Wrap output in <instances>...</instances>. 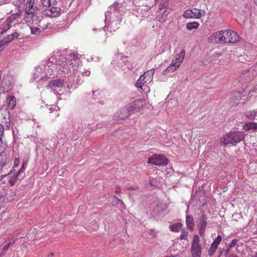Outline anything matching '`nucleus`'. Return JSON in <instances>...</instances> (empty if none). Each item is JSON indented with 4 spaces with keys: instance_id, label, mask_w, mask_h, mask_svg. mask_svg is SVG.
<instances>
[{
    "instance_id": "obj_1",
    "label": "nucleus",
    "mask_w": 257,
    "mask_h": 257,
    "mask_svg": "<svg viewBox=\"0 0 257 257\" xmlns=\"http://www.w3.org/2000/svg\"><path fill=\"white\" fill-rule=\"evenodd\" d=\"M78 54L68 49L59 50L54 52L53 55L43 62V66H48V73L53 78L58 74L66 76L71 75L78 67Z\"/></svg>"
},
{
    "instance_id": "obj_2",
    "label": "nucleus",
    "mask_w": 257,
    "mask_h": 257,
    "mask_svg": "<svg viewBox=\"0 0 257 257\" xmlns=\"http://www.w3.org/2000/svg\"><path fill=\"white\" fill-rule=\"evenodd\" d=\"M245 134L242 131L230 132L220 138V144L227 145H235L238 143L242 141L244 138Z\"/></svg>"
},
{
    "instance_id": "obj_3",
    "label": "nucleus",
    "mask_w": 257,
    "mask_h": 257,
    "mask_svg": "<svg viewBox=\"0 0 257 257\" xmlns=\"http://www.w3.org/2000/svg\"><path fill=\"white\" fill-rule=\"evenodd\" d=\"M186 52L182 50L180 52L175 56V59L173 60L167 68L163 72V75H167L169 73L173 72L180 66L185 57Z\"/></svg>"
},
{
    "instance_id": "obj_4",
    "label": "nucleus",
    "mask_w": 257,
    "mask_h": 257,
    "mask_svg": "<svg viewBox=\"0 0 257 257\" xmlns=\"http://www.w3.org/2000/svg\"><path fill=\"white\" fill-rule=\"evenodd\" d=\"M122 4H120V6H118V4L117 1H115L112 5H111L109 7V10H108L105 14V20L104 22L105 24V26L103 28V30L105 31L106 25H110V21L111 15L113 14L114 16L116 17H118V15L116 14L117 12H119L120 9L121 8Z\"/></svg>"
},
{
    "instance_id": "obj_5",
    "label": "nucleus",
    "mask_w": 257,
    "mask_h": 257,
    "mask_svg": "<svg viewBox=\"0 0 257 257\" xmlns=\"http://www.w3.org/2000/svg\"><path fill=\"white\" fill-rule=\"evenodd\" d=\"M41 13V11L40 10L37 9L35 13H34L29 16H26L24 17V20L28 25H38L41 28L44 29L50 28V24H47L45 27H43L39 25V23L41 22V19L39 15Z\"/></svg>"
},
{
    "instance_id": "obj_6",
    "label": "nucleus",
    "mask_w": 257,
    "mask_h": 257,
    "mask_svg": "<svg viewBox=\"0 0 257 257\" xmlns=\"http://www.w3.org/2000/svg\"><path fill=\"white\" fill-rule=\"evenodd\" d=\"M169 160L164 155L155 154L148 159V163L158 166H165L168 164Z\"/></svg>"
},
{
    "instance_id": "obj_7",
    "label": "nucleus",
    "mask_w": 257,
    "mask_h": 257,
    "mask_svg": "<svg viewBox=\"0 0 257 257\" xmlns=\"http://www.w3.org/2000/svg\"><path fill=\"white\" fill-rule=\"evenodd\" d=\"M202 247L200 244V238L197 234H195L191 243V253L192 257H201Z\"/></svg>"
},
{
    "instance_id": "obj_8",
    "label": "nucleus",
    "mask_w": 257,
    "mask_h": 257,
    "mask_svg": "<svg viewBox=\"0 0 257 257\" xmlns=\"http://www.w3.org/2000/svg\"><path fill=\"white\" fill-rule=\"evenodd\" d=\"M207 223L208 218L207 215L204 212H202L196 220L197 227L200 235L203 236L204 235L207 225Z\"/></svg>"
},
{
    "instance_id": "obj_9",
    "label": "nucleus",
    "mask_w": 257,
    "mask_h": 257,
    "mask_svg": "<svg viewBox=\"0 0 257 257\" xmlns=\"http://www.w3.org/2000/svg\"><path fill=\"white\" fill-rule=\"evenodd\" d=\"M64 82L63 79H56L51 81L47 85V87L51 89L55 94H60L59 91L63 86Z\"/></svg>"
},
{
    "instance_id": "obj_10",
    "label": "nucleus",
    "mask_w": 257,
    "mask_h": 257,
    "mask_svg": "<svg viewBox=\"0 0 257 257\" xmlns=\"http://www.w3.org/2000/svg\"><path fill=\"white\" fill-rule=\"evenodd\" d=\"M224 32L218 31L212 34L208 38V41L211 43L222 44L224 41Z\"/></svg>"
},
{
    "instance_id": "obj_11",
    "label": "nucleus",
    "mask_w": 257,
    "mask_h": 257,
    "mask_svg": "<svg viewBox=\"0 0 257 257\" xmlns=\"http://www.w3.org/2000/svg\"><path fill=\"white\" fill-rule=\"evenodd\" d=\"M12 77L10 75H7L3 77L0 89L2 93H6L12 88Z\"/></svg>"
},
{
    "instance_id": "obj_12",
    "label": "nucleus",
    "mask_w": 257,
    "mask_h": 257,
    "mask_svg": "<svg viewBox=\"0 0 257 257\" xmlns=\"http://www.w3.org/2000/svg\"><path fill=\"white\" fill-rule=\"evenodd\" d=\"M132 112L127 106L122 108L118 111L116 112L113 116L114 120L124 119L127 117Z\"/></svg>"
},
{
    "instance_id": "obj_13",
    "label": "nucleus",
    "mask_w": 257,
    "mask_h": 257,
    "mask_svg": "<svg viewBox=\"0 0 257 257\" xmlns=\"http://www.w3.org/2000/svg\"><path fill=\"white\" fill-rule=\"evenodd\" d=\"M2 116L3 119H2V123L4 124L5 128L6 130H9L10 128V113L9 110L7 108L2 109Z\"/></svg>"
},
{
    "instance_id": "obj_14",
    "label": "nucleus",
    "mask_w": 257,
    "mask_h": 257,
    "mask_svg": "<svg viewBox=\"0 0 257 257\" xmlns=\"http://www.w3.org/2000/svg\"><path fill=\"white\" fill-rule=\"evenodd\" d=\"M201 16V10L196 8H194L191 10H186L183 14V17L186 19H199Z\"/></svg>"
},
{
    "instance_id": "obj_15",
    "label": "nucleus",
    "mask_w": 257,
    "mask_h": 257,
    "mask_svg": "<svg viewBox=\"0 0 257 257\" xmlns=\"http://www.w3.org/2000/svg\"><path fill=\"white\" fill-rule=\"evenodd\" d=\"M61 12V9L59 7H52L50 9L43 11L42 13L44 16H47L51 17L57 16Z\"/></svg>"
},
{
    "instance_id": "obj_16",
    "label": "nucleus",
    "mask_w": 257,
    "mask_h": 257,
    "mask_svg": "<svg viewBox=\"0 0 257 257\" xmlns=\"http://www.w3.org/2000/svg\"><path fill=\"white\" fill-rule=\"evenodd\" d=\"M7 101L9 108L13 109L16 105V98L12 92H9L7 94Z\"/></svg>"
},
{
    "instance_id": "obj_17",
    "label": "nucleus",
    "mask_w": 257,
    "mask_h": 257,
    "mask_svg": "<svg viewBox=\"0 0 257 257\" xmlns=\"http://www.w3.org/2000/svg\"><path fill=\"white\" fill-rule=\"evenodd\" d=\"M253 79V77L249 73L247 69L244 71L239 77V81L242 83L249 82Z\"/></svg>"
},
{
    "instance_id": "obj_18",
    "label": "nucleus",
    "mask_w": 257,
    "mask_h": 257,
    "mask_svg": "<svg viewBox=\"0 0 257 257\" xmlns=\"http://www.w3.org/2000/svg\"><path fill=\"white\" fill-rule=\"evenodd\" d=\"M126 106L130 109L132 113H133L135 110L139 109L142 107V101L141 100H135L131 103L130 105Z\"/></svg>"
},
{
    "instance_id": "obj_19",
    "label": "nucleus",
    "mask_w": 257,
    "mask_h": 257,
    "mask_svg": "<svg viewBox=\"0 0 257 257\" xmlns=\"http://www.w3.org/2000/svg\"><path fill=\"white\" fill-rule=\"evenodd\" d=\"M11 28V24L7 20L0 24V35L6 33Z\"/></svg>"
},
{
    "instance_id": "obj_20",
    "label": "nucleus",
    "mask_w": 257,
    "mask_h": 257,
    "mask_svg": "<svg viewBox=\"0 0 257 257\" xmlns=\"http://www.w3.org/2000/svg\"><path fill=\"white\" fill-rule=\"evenodd\" d=\"M243 129L245 131H256L257 130V122L253 121L245 123L243 125Z\"/></svg>"
},
{
    "instance_id": "obj_21",
    "label": "nucleus",
    "mask_w": 257,
    "mask_h": 257,
    "mask_svg": "<svg viewBox=\"0 0 257 257\" xmlns=\"http://www.w3.org/2000/svg\"><path fill=\"white\" fill-rule=\"evenodd\" d=\"M228 35L230 36L229 40H228V41H230V43H236L239 41V36L235 32L228 30Z\"/></svg>"
},
{
    "instance_id": "obj_22",
    "label": "nucleus",
    "mask_w": 257,
    "mask_h": 257,
    "mask_svg": "<svg viewBox=\"0 0 257 257\" xmlns=\"http://www.w3.org/2000/svg\"><path fill=\"white\" fill-rule=\"evenodd\" d=\"M186 223L188 228L191 231L193 230L194 226V219L192 215H187L186 217Z\"/></svg>"
},
{
    "instance_id": "obj_23",
    "label": "nucleus",
    "mask_w": 257,
    "mask_h": 257,
    "mask_svg": "<svg viewBox=\"0 0 257 257\" xmlns=\"http://www.w3.org/2000/svg\"><path fill=\"white\" fill-rule=\"evenodd\" d=\"M148 72H145L143 75H141L136 83V86L138 88H141L144 84L147 81L146 80V75Z\"/></svg>"
},
{
    "instance_id": "obj_24",
    "label": "nucleus",
    "mask_w": 257,
    "mask_h": 257,
    "mask_svg": "<svg viewBox=\"0 0 257 257\" xmlns=\"http://www.w3.org/2000/svg\"><path fill=\"white\" fill-rule=\"evenodd\" d=\"M42 67L38 66L35 68V71L33 73L32 80L34 81L41 76Z\"/></svg>"
},
{
    "instance_id": "obj_25",
    "label": "nucleus",
    "mask_w": 257,
    "mask_h": 257,
    "mask_svg": "<svg viewBox=\"0 0 257 257\" xmlns=\"http://www.w3.org/2000/svg\"><path fill=\"white\" fill-rule=\"evenodd\" d=\"M244 115L251 120L254 119L257 116V109L247 111L244 113Z\"/></svg>"
},
{
    "instance_id": "obj_26",
    "label": "nucleus",
    "mask_w": 257,
    "mask_h": 257,
    "mask_svg": "<svg viewBox=\"0 0 257 257\" xmlns=\"http://www.w3.org/2000/svg\"><path fill=\"white\" fill-rule=\"evenodd\" d=\"M182 224L181 223H176L170 226L171 231L174 232H179L182 228Z\"/></svg>"
},
{
    "instance_id": "obj_27",
    "label": "nucleus",
    "mask_w": 257,
    "mask_h": 257,
    "mask_svg": "<svg viewBox=\"0 0 257 257\" xmlns=\"http://www.w3.org/2000/svg\"><path fill=\"white\" fill-rule=\"evenodd\" d=\"M199 23L196 22H193L188 23L186 24V28L189 30H192L193 29H196L199 27Z\"/></svg>"
},
{
    "instance_id": "obj_28",
    "label": "nucleus",
    "mask_w": 257,
    "mask_h": 257,
    "mask_svg": "<svg viewBox=\"0 0 257 257\" xmlns=\"http://www.w3.org/2000/svg\"><path fill=\"white\" fill-rule=\"evenodd\" d=\"M84 124V123L82 120L78 119L74 122V127L75 129L79 130L83 127Z\"/></svg>"
},
{
    "instance_id": "obj_29",
    "label": "nucleus",
    "mask_w": 257,
    "mask_h": 257,
    "mask_svg": "<svg viewBox=\"0 0 257 257\" xmlns=\"http://www.w3.org/2000/svg\"><path fill=\"white\" fill-rule=\"evenodd\" d=\"M218 245L214 244L212 243L210 248L208 249V255L212 256L214 255V253L216 251Z\"/></svg>"
},
{
    "instance_id": "obj_30",
    "label": "nucleus",
    "mask_w": 257,
    "mask_h": 257,
    "mask_svg": "<svg viewBox=\"0 0 257 257\" xmlns=\"http://www.w3.org/2000/svg\"><path fill=\"white\" fill-rule=\"evenodd\" d=\"M20 13H16L11 15L7 19V21H10V23L12 24L13 22L17 19H18L20 16Z\"/></svg>"
},
{
    "instance_id": "obj_31",
    "label": "nucleus",
    "mask_w": 257,
    "mask_h": 257,
    "mask_svg": "<svg viewBox=\"0 0 257 257\" xmlns=\"http://www.w3.org/2000/svg\"><path fill=\"white\" fill-rule=\"evenodd\" d=\"M188 232L186 230L183 229L182 230L181 234L178 237V239L180 240L184 239L187 240H188Z\"/></svg>"
},
{
    "instance_id": "obj_32",
    "label": "nucleus",
    "mask_w": 257,
    "mask_h": 257,
    "mask_svg": "<svg viewBox=\"0 0 257 257\" xmlns=\"http://www.w3.org/2000/svg\"><path fill=\"white\" fill-rule=\"evenodd\" d=\"M247 70L253 78L254 76L257 75V66H252L247 69Z\"/></svg>"
},
{
    "instance_id": "obj_33",
    "label": "nucleus",
    "mask_w": 257,
    "mask_h": 257,
    "mask_svg": "<svg viewBox=\"0 0 257 257\" xmlns=\"http://www.w3.org/2000/svg\"><path fill=\"white\" fill-rule=\"evenodd\" d=\"M6 160L5 155L3 153H0V170H1L5 165Z\"/></svg>"
},
{
    "instance_id": "obj_34",
    "label": "nucleus",
    "mask_w": 257,
    "mask_h": 257,
    "mask_svg": "<svg viewBox=\"0 0 257 257\" xmlns=\"http://www.w3.org/2000/svg\"><path fill=\"white\" fill-rule=\"evenodd\" d=\"M33 8V5H31V2L30 3L29 6L25 8V12L27 14V16L32 15L36 11H33L32 9Z\"/></svg>"
},
{
    "instance_id": "obj_35",
    "label": "nucleus",
    "mask_w": 257,
    "mask_h": 257,
    "mask_svg": "<svg viewBox=\"0 0 257 257\" xmlns=\"http://www.w3.org/2000/svg\"><path fill=\"white\" fill-rule=\"evenodd\" d=\"M170 13V10L166 9L161 15V19L162 21L165 22L167 21V17Z\"/></svg>"
},
{
    "instance_id": "obj_36",
    "label": "nucleus",
    "mask_w": 257,
    "mask_h": 257,
    "mask_svg": "<svg viewBox=\"0 0 257 257\" xmlns=\"http://www.w3.org/2000/svg\"><path fill=\"white\" fill-rule=\"evenodd\" d=\"M168 0H162L161 4L159 5V9L162 10L163 9L166 8L168 6Z\"/></svg>"
},
{
    "instance_id": "obj_37",
    "label": "nucleus",
    "mask_w": 257,
    "mask_h": 257,
    "mask_svg": "<svg viewBox=\"0 0 257 257\" xmlns=\"http://www.w3.org/2000/svg\"><path fill=\"white\" fill-rule=\"evenodd\" d=\"M30 28H31L32 34H34V35H37V34H39L40 32H41V31H42L41 29H40L39 28L31 27ZM42 29H43L42 28Z\"/></svg>"
},
{
    "instance_id": "obj_38",
    "label": "nucleus",
    "mask_w": 257,
    "mask_h": 257,
    "mask_svg": "<svg viewBox=\"0 0 257 257\" xmlns=\"http://www.w3.org/2000/svg\"><path fill=\"white\" fill-rule=\"evenodd\" d=\"M18 176L17 175H16V176H15L14 177H13V178H11L9 180V183L11 186H13L15 185L16 181L18 179Z\"/></svg>"
},
{
    "instance_id": "obj_39",
    "label": "nucleus",
    "mask_w": 257,
    "mask_h": 257,
    "mask_svg": "<svg viewBox=\"0 0 257 257\" xmlns=\"http://www.w3.org/2000/svg\"><path fill=\"white\" fill-rule=\"evenodd\" d=\"M238 241V240L237 239L235 238V239H232V241H230V243L228 244V247H229V248L234 247L235 245H237Z\"/></svg>"
},
{
    "instance_id": "obj_40",
    "label": "nucleus",
    "mask_w": 257,
    "mask_h": 257,
    "mask_svg": "<svg viewBox=\"0 0 257 257\" xmlns=\"http://www.w3.org/2000/svg\"><path fill=\"white\" fill-rule=\"evenodd\" d=\"M100 91L99 90H92V94L93 99H96L99 98Z\"/></svg>"
},
{
    "instance_id": "obj_41",
    "label": "nucleus",
    "mask_w": 257,
    "mask_h": 257,
    "mask_svg": "<svg viewBox=\"0 0 257 257\" xmlns=\"http://www.w3.org/2000/svg\"><path fill=\"white\" fill-rule=\"evenodd\" d=\"M222 237L220 235H218L215 238L212 243L218 245L221 241Z\"/></svg>"
},
{
    "instance_id": "obj_42",
    "label": "nucleus",
    "mask_w": 257,
    "mask_h": 257,
    "mask_svg": "<svg viewBox=\"0 0 257 257\" xmlns=\"http://www.w3.org/2000/svg\"><path fill=\"white\" fill-rule=\"evenodd\" d=\"M4 126L0 123V144H2V137L4 136Z\"/></svg>"
},
{
    "instance_id": "obj_43",
    "label": "nucleus",
    "mask_w": 257,
    "mask_h": 257,
    "mask_svg": "<svg viewBox=\"0 0 257 257\" xmlns=\"http://www.w3.org/2000/svg\"><path fill=\"white\" fill-rule=\"evenodd\" d=\"M8 44H7L6 41L4 40H2L0 41V51H2L4 49L8 46Z\"/></svg>"
},
{
    "instance_id": "obj_44",
    "label": "nucleus",
    "mask_w": 257,
    "mask_h": 257,
    "mask_svg": "<svg viewBox=\"0 0 257 257\" xmlns=\"http://www.w3.org/2000/svg\"><path fill=\"white\" fill-rule=\"evenodd\" d=\"M3 40H4L5 41H6V42H7V44H9V43L10 42H11V41L13 40V37H12V36L11 34H10V35H8V36H6V37H5L3 38Z\"/></svg>"
},
{
    "instance_id": "obj_45",
    "label": "nucleus",
    "mask_w": 257,
    "mask_h": 257,
    "mask_svg": "<svg viewBox=\"0 0 257 257\" xmlns=\"http://www.w3.org/2000/svg\"><path fill=\"white\" fill-rule=\"evenodd\" d=\"M3 40H4L5 41H6V42H7V44H9V43L10 42H11V41L13 40V37H12V36L11 34H10V35H8V36H6V37H5L3 38Z\"/></svg>"
},
{
    "instance_id": "obj_46",
    "label": "nucleus",
    "mask_w": 257,
    "mask_h": 257,
    "mask_svg": "<svg viewBox=\"0 0 257 257\" xmlns=\"http://www.w3.org/2000/svg\"><path fill=\"white\" fill-rule=\"evenodd\" d=\"M229 35H228V31L224 32V41L223 42L225 43H230V41H228V40H229Z\"/></svg>"
},
{
    "instance_id": "obj_47",
    "label": "nucleus",
    "mask_w": 257,
    "mask_h": 257,
    "mask_svg": "<svg viewBox=\"0 0 257 257\" xmlns=\"http://www.w3.org/2000/svg\"><path fill=\"white\" fill-rule=\"evenodd\" d=\"M229 35H228V31L224 32V41L223 42L225 43H230V41H228V40H229Z\"/></svg>"
},
{
    "instance_id": "obj_48",
    "label": "nucleus",
    "mask_w": 257,
    "mask_h": 257,
    "mask_svg": "<svg viewBox=\"0 0 257 257\" xmlns=\"http://www.w3.org/2000/svg\"><path fill=\"white\" fill-rule=\"evenodd\" d=\"M84 80L83 79V77H78L76 80V84L78 86L79 85H81L83 82Z\"/></svg>"
},
{
    "instance_id": "obj_49",
    "label": "nucleus",
    "mask_w": 257,
    "mask_h": 257,
    "mask_svg": "<svg viewBox=\"0 0 257 257\" xmlns=\"http://www.w3.org/2000/svg\"><path fill=\"white\" fill-rule=\"evenodd\" d=\"M26 168V166L23 163L22 166H21V169H20V170L18 171L16 175L18 176L21 173L23 172L25 170Z\"/></svg>"
},
{
    "instance_id": "obj_50",
    "label": "nucleus",
    "mask_w": 257,
    "mask_h": 257,
    "mask_svg": "<svg viewBox=\"0 0 257 257\" xmlns=\"http://www.w3.org/2000/svg\"><path fill=\"white\" fill-rule=\"evenodd\" d=\"M11 244V242H9V243H6V244H5L4 246V247H3L2 250L3 251H6L7 250H8Z\"/></svg>"
},
{
    "instance_id": "obj_51",
    "label": "nucleus",
    "mask_w": 257,
    "mask_h": 257,
    "mask_svg": "<svg viewBox=\"0 0 257 257\" xmlns=\"http://www.w3.org/2000/svg\"><path fill=\"white\" fill-rule=\"evenodd\" d=\"M231 248H229V247H228V245H227V246H226V248L224 249V254H225V257H227V256H228V255L230 254V253H229V252H230V249Z\"/></svg>"
},
{
    "instance_id": "obj_52",
    "label": "nucleus",
    "mask_w": 257,
    "mask_h": 257,
    "mask_svg": "<svg viewBox=\"0 0 257 257\" xmlns=\"http://www.w3.org/2000/svg\"><path fill=\"white\" fill-rule=\"evenodd\" d=\"M149 184L151 186H156L157 185L156 181L155 179H150L149 180Z\"/></svg>"
},
{
    "instance_id": "obj_53",
    "label": "nucleus",
    "mask_w": 257,
    "mask_h": 257,
    "mask_svg": "<svg viewBox=\"0 0 257 257\" xmlns=\"http://www.w3.org/2000/svg\"><path fill=\"white\" fill-rule=\"evenodd\" d=\"M11 35L13 37V39H14V38H17V39H19V34L18 32H15L11 34Z\"/></svg>"
},
{
    "instance_id": "obj_54",
    "label": "nucleus",
    "mask_w": 257,
    "mask_h": 257,
    "mask_svg": "<svg viewBox=\"0 0 257 257\" xmlns=\"http://www.w3.org/2000/svg\"><path fill=\"white\" fill-rule=\"evenodd\" d=\"M81 73L82 76H88L90 74V71L89 70H86V71L81 72Z\"/></svg>"
},
{
    "instance_id": "obj_55",
    "label": "nucleus",
    "mask_w": 257,
    "mask_h": 257,
    "mask_svg": "<svg viewBox=\"0 0 257 257\" xmlns=\"http://www.w3.org/2000/svg\"><path fill=\"white\" fill-rule=\"evenodd\" d=\"M127 56H124L121 57V60L123 61L125 65H126V62H127Z\"/></svg>"
},
{
    "instance_id": "obj_56",
    "label": "nucleus",
    "mask_w": 257,
    "mask_h": 257,
    "mask_svg": "<svg viewBox=\"0 0 257 257\" xmlns=\"http://www.w3.org/2000/svg\"><path fill=\"white\" fill-rule=\"evenodd\" d=\"M56 2V0H48L47 4H49V7L51 6L52 5H54Z\"/></svg>"
},
{
    "instance_id": "obj_57",
    "label": "nucleus",
    "mask_w": 257,
    "mask_h": 257,
    "mask_svg": "<svg viewBox=\"0 0 257 257\" xmlns=\"http://www.w3.org/2000/svg\"><path fill=\"white\" fill-rule=\"evenodd\" d=\"M117 199L118 200L117 203L121 206V207H124V204L123 203L122 201L118 198H117Z\"/></svg>"
},
{
    "instance_id": "obj_58",
    "label": "nucleus",
    "mask_w": 257,
    "mask_h": 257,
    "mask_svg": "<svg viewBox=\"0 0 257 257\" xmlns=\"http://www.w3.org/2000/svg\"><path fill=\"white\" fill-rule=\"evenodd\" d=\"M251 92H253L255 93H257V84L255 85L253 88L249 91V93H251Z\"/></svg>"
},
{
    "instance_id": "obj_59",
    "label": "nucleus",
    "mask_w": 257,
    "mask_h": 257,
    "mask_svg": "<svg viewBox=\"0 0 257 257\" xmlns=\"http://www.w3.org/2000/svg\"><path fill=\"white\" fill-rule=\"evenodd\" d=\"M138 187L134 186H131V187H127V190H135L136 189H137Z\"/></svg>"
},
{
    "instance_id": "obj_60",
    "label": "nucleus",
    "mask_w": 257,
    "mask_h": 257,
    "mask_svg": "<svg viewBox=\"0 0 257 257\" xmlns=\"http://www.w3.org/2000/svg\"><path fill=\"white\" fill-rule=\"evenodd\" d=\"M43 5L46 7L49 6V4H47L48 0H41Z\"/></svg>"
},
{
    "instance_id": "obj_61",
    "label": "nucleus",
    "mask_w": 257,
    "mask_h": 257,
    "mask_svg": "<svg viewBox=\"0 0 257 257\" xmlns=\"http://www.w3.org/2000/svg\"><path fill=\"white\" fill-rule=\"evenodd\" d=\"M120 187H118V186H117L115 188V193H117V194H118V193H120Z\"/></svg>"
},
{
    "instance_id": "obj_62",
    "label": "nucleus",
    "mask_w": 257,
    "mask_h": 257,
    "mask_svg": "<svg viewBox=\"0 0 257 257\" xmlns=\"http://www.w3.org/2000/svg\"><path fill=\"white\" fill-rule=\"evenodd\" d=\"M49 78V77L48 76H46L45 77L42 76L40 78V80L45 81V80H48Z\"/></svg>"
},
{
    "instance_id": "obj_63",
    "label": "nucleus",
    "mask_w": 257,
    "mask_h": 257,
    "mask_svg": "<svg viewBox=\"0 0 257 257\" xmlns=\"http://www.w3.org/2000/svg\"><path fill=\"white\" fill-rule=\"evenodd\" d=\"M227 257H238V256L234 254L230 253V254L228 255Z\"/></svg>"
},
{
    "instance_id": "obj_64",
    "label": "nucleus",
    "mask_w": 257,
    "mask_h": 257,
    "mask_svg": "<svg viewBox=\"0 0 257 257\" xmlns=\"http://www.w3.org/2000/svg\"><path fill=\"white\" fill-rule=\"evenodd\" d=\"M37 9V10H38L36 7H34V6L33 5V8L32 9V10L33 11H36Z\"/></svg>"
}]
</instances>
